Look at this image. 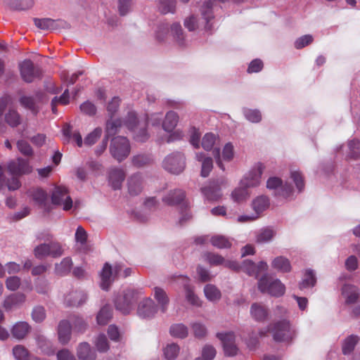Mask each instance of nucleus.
<instances>
[{
  "label": "nucleus",
  "mask_w": 360,
  "mask_h": 360,
  "mask_svg": "<svg viewBox=\"0 0 360 360\" xmlns=\"http://www.w3.org/2000/svg\"><path fill=\"white\" fill-rule=\"evenodd\" d=\"M266 188L275 197L283 198L292 197L295 191L288 182L284 183L281 179L276 176H271L267 179Z\"/></svg>",
  "instance_id": "nucleus-8"
},
{
  "label": "nucleus",
  "mask_w": 360,
  "mask_h": 360,
  "mask_svg": "<svg viewBox=\"0 0 360 360\" xmlns=\"http://www.w3.org/2000/svg\"><path fill=\"white\" fill-rule=\"evenodd\" d=\"M5 120L11 127H15L20 123V115L14 110H10L6 114Z\"/></svg>",
  "instance_id": "nucleus-58"
},
{
  "label": "nucleus",
  "mask_w": 360,
  "mask_h": 360,
  "mask_svg": "<svg viewBox=\"0 0 360 360\" xmlns=\"http://www.w3.org/2000/svg\"><path fill=\"white\" fill-rule=\"evenodd\" d=\"M250 313L251 317L258 322L264 321L269 316L268 309L264 305L257 302L251 305Z\"/></svg>",
  "instance_id": "nucleus-23"
},
{
  "label": "nucleus",
  "mask_w": 360,
  "mask_h": 360,
  "mask_svg": "<svg viewBox=\"0 0 360 360\" xmlns=\"http://www.w3.org/2000/svg\"><path fill=\"white\" fill-rule=\"evenodd\" d=\"M250 195L249 188L239 184L231 193V198L234 202H241L246 200Z\"/></svg>",
  "instance_id": "nucleus-42"
},
{
  "label": "nucleus",
  "mask_w": 360,
  "mask_h": 360,
  "mask_svg": "<svg viewBox=\"0 0 360 360\" xmlns=\"http://www.w3.org/2000/svg\"><path fill=\"white\" fill-rule=\"evenodd\" d=\"M341 293L345 300V303L347 304L356 302L359 295L358 288L356 286L349 284H345L342 286Z\"/></svg>",
  "instance_id": "nucleus-26"
},
{
  "label": "nucleus",
  "mask_w": 360,
  "mask_h": 360,
  "mask_svg": "<svg viewBox=\"0 0 360 360\" xmlns=\"http://www.w3.org/2000/svg\"><path fill=\"white\" fill-rule=\"evenodd\" d=\"M269 266L264 261H260L257 264H255L250 259H245L240 266V269L243 271L250 276H254L256 278H258L262 272H266Z\"/></svg>",
  "instance_id": "nucleus-15"
},
{
  "label": "nucleus",
  "mask_w": 360,
  "mask_h": 360,
  "mask_svg": "<svg viewBox=\"0 0 360 360\" xmlns=\"http://www.w3.org/2000/svg\"><path fill=\"white\" fill-rule=\"evenodd\" d=\"M213 155L214 157L217 165L222 170L225 171L226 168L222 162V160L226 162H231L233 160L235 155L234 152V146L231 143H226L223 149L221 156L220 155V150L218 148H216L212 151Z\"/></svg>",
  "instance_id": "nucleus-13"
},
{
  "label": "nucleus",
  "mask_w": 360,
  "mask_h": 360,
  "mask_svg": "<svg viewBox=\"0 0 360 360\" xmlns=\"http://www.w3.org/2000/svg\"><path fill=\"white\" fill-rule=\"evenodd\" d=\"M265 169L263 163L258 162L255 163L240 181V185L248 188L258 187L262 182V176Z\"/></svg>",
  "instance_id": "nucleus-6"
},
{
  "label": "nucleus",
  "mask_w": 360,
  "mask_h": 360,
  "mask_svg": "<svg viewBox=\"0 0 360 360\" xmlns=\"http://www.w3.org/2000/svg\"><path fill=\"white\" fill-rule=\"evenodd\" d=\"M217 136L212 133H207L202 139V146L205 150H211L215 143Z\"/></svg>",
  "instance_id": "nucleus-60"
},
{
  "label": "nucleus",
  "mask_w": 360,
  "mask_h": 360,
  "mask_svg": "<svg viewBox=\"0 0 360 360\" xmlns=\"http://www.w3.org/2000/svg\"><path fill=\"white\" fill-rule=\"evenodd\" d=\"M30 196L34 202L45 212H50L52 206L50 202L49 194L42 188H35L31 191Z\"/></svg>",
  "instance_id": "nucleus-16"
},
{
  "label": "nucleus",
  "mask_w": 360,
  "mask_h": 360,
  "mask_svg": "<svg viewBox=\"0 0 360 360\" xmlns=\"http://www.w3.org/2000/svg\"><path fill=\"white\" fill-rule=\"evenodd\" d=\"M131 146L127 138L118 136L114 137L110 142V153L113 158L121 162L129 155Z\"/></svg>",
  "instance_id": "nucleus-5"
},
{
  "label": "nucleus",
  "mask_w": 360,
  "mask_h": 360,
  "mask_svg": "<svg viewBox=\"0 0 360 360\" xmlns=\"http://www.w3.org/2000/svg\"><path fill=\"white\" fill-rule=\"evenodd\" d=\"M176 0H160L159 10L162 14L172 13L176 11Z\"/></svg>",
  "instance_id": "nucleus-48"
},
{
  "label": "nucleus",
  "mask_w": 360,
  "mask_h": 360,
  "mask_svg": "<svg viewBox=\"0 0 360 360\" xmlns=\"http://www.w3.org/2000/svg\"><path fill=\"white\" fill-rule=\"evenodd\" d=\"M180 348L176 343H170L167 345L164 349V355L167 360H174L179 353Z\"/></svg>",
  "instance_id": "nucleus-52"
},
{
  "label": "nucleus",
  "mask_w": 360,
  "mask_h": 360,
  "mask_svg": "<svg viewBox=\"0 0 360 360\" xmlns=\"http://www.w3.org/2000/svg\"><path fill=\"white\" fill-rule=\"evenodd\" d=\"M182 278L184 281V286L186 300L188 302L193 306H200L201 302L199 297L195 294L193 287L188 284L189 278L186 276H182Z\"/></svg>",
  "instance_id": "nucleus-35"
},
{
  "label": "nucleus",
  "mask_w": 360,
  "mask_h": 360,
  "mask_svg": "<svg viewBox=\"0 0 360 360\" xmlns=\"http://www.w3.org/2000/svg\"><path fill=\"white\" fill-rule=\"evenodd\" d=\"M195 158L198 161L201 162V176L207 177L213 168V160L212 158L207 157L203 153H197Z\"/></svg>",
  "instance_id": "nucleus-33"
},
{
  "label": "nucleus",
  "mask_w": 360,
  "mask_h": 360,
  "mask_svg": "<svg viewBox=\"0 0 360 360\" xmlns=\"http://www.w3.org/2000/svg\"><path fill=\"white\" fill-rule=\"evenodd\" d=\"M271 268L279 273H289L292 270L290 261L285 257L280 255L275 257L271 262Z\"/></svg>",
  "instance_id": "nucleus-21"
},
{
  "label": "nucleus",
  "mask_w": 360,
  "mask_h": 360,
  "mask_svg": "<svg viewBox=\"0 0 360 360\" xmlns=\"http://www.w3.org/2000/svg\"><path fill=\"white\" fill-rule=\"evenodd\" d=\"M112 316V310L110 305H104L98 311L96 316V321L98 325H106Z\"/></svg>",
  "instance_id": "nucleus-40"
},
{
  "label": "nucleus",
  "mask_w": 360,
  "mask_h": 360,
  "mask_svg": "<svg viewBox=\"0 0 360 360\" xmlns=\"http://www.w3.org/2000/svg\"><path fill=\"white\" fill-rule=\"evenodd\" d=\"M164 169L174 174L181 173L186 167L185 157L179 152L168 155L162 162Z\"/></svg>",
  "instance_id": "nucleus-10"
},
{
  "label": "nucleus",
  "mask_w": 360,
  "mask_h": 360,
  "mask_svg": "<svg viewBox=\"0 0 360 360\" xmlns=\"http://www.w3.org/2000/svg\"><path fill=\"white\" fill-rule=\"evenodd\" d=\"M205 297L210 302H217L220 300L221 294L220 290L212 284H207L204 287Z\"/></svg>",
  "instance_id": "nucleus-44"
},
{
  "label": "nucleus",
  "mask_w": 360,
  "mask_h": 360,
  "mask_svg": "<svg viewBox=\"0 0 360 360\" xmlns=\"http://www.w3.org/2000/svg\"><path fill=\"white\" fill-rule=\"evenodd\" d=\"M34 4L33 0H12L11 7L18 11L27 10Z\"/></svg>",
  "instance_id": "nucleus-63"
},
{
  "label": "nucleus",
  "mask_w": 360,
  "mask_h": 360,
  "mask_svg": "<svg viewBox=\"0 0 360 360\" xmlns=\"http://www.w3.org/2000/svg\"><path fill=\"white\" fill-rule=\"evenodd\" d=\"M102 134V129L101 127L96 128L93 131L89 133L85 138L84 143L85 145L91 146L94 144Z\"/></svg>",
  "instance_id": "nucleus-62"
},
{
  "label": "nucleus",
  "mask_w": 360,
  "mask_h": 360,
  "mask_svg": "<svg viewBox=\"0 0 360 360\" xmlns=\"http://www.w3.org/2000/svg\"><path fill=\"white\" fill-rule=\"evenodd\" d=\"M143 294V289L129 288L116 297L115 305L117 310L123 314H129L134 309V304L141 295Z\"/></svg>",
  "instance_id": "nucleus-2"
},
{
  "label": "nucleus",
  "mask_w": 360,
  "mask_h": 360,
  "mask_svg": "<svg viewBox=\"0 0 360 360\" xmlns=\"http://www.w3.org/2000/svg\"><path fill=\"white\" fill-rule=\"evenodd\" d=\"M276 236V231L271 227H264L260 229L256 236V242L258 243H267L271 242Z\"/></svg>",
  "instance_id": "nucleus-39"
},
{
  "label": "nucleus",
  "mask_w": 360,
  "mask_h": 360,
  "mask_svg": "<svg viewBox=\"0 0 360 360\" xmlns=\"http://www.w3.org/2000/svg\"><path fill=\"white\" fill-rule=\"evenodd\" d=\"M290 179L296 186L297 193H301L304 188V181L302 173L299 170L292 169L290 171Z\"/></svg>",
  "instance_id": "nucleus-50"
},
{
  "label": "nucleus",
  "mask_w": 360,
  "mask_h": 360,
  "mask_svg": "<svg viewBox=\"0 0 360 360\" xmlns=\"http://www.w3.org/2000/svg\"><path fill=\"white\" fill-rule=\"evenodd\" d=\"M122 122L120 119L113 120L112 117L106 122L105 136L109 139L110 136H114L120 128Z\"/></svg>",
  "instance_id": "nucleus-46"
},
{
  "label": "nucleus",
  "mask_w": 360,
  "mask_h": 360,
  "mask_svg": "<svg viewBox=\"0 0 360 360\" xmlns=\"http://www.w3.org/2000/svg\"><path fill=\"white\" fill-rule=\"evenodd\" d=\"M215 0H208L203 3L201 7V15L205 21V28L210 31L213 27L214 12L213 5Z\"/></svg>",
  "instance_id": "nucleus-18"
},
{
  "label": "nucleus",
  "mask_w": 360,
  "mask_h": 360,
  "mask_svg": "<svg viewBox=\"0 0 360 360\" xmlns=\"http://www.w3.org/2000/svg\"><path fill=\"white\" fill-rule=\"evenodd\" d=\"M272 333L274 339L277 342H289L295 337V331L286 319L275 323Z\"/></svg>",
  "instance_id": "nucleus-12"
},
{
  "label": "nucleus",
  "mask_w": 360,
  "mask_h": 360,
  "mask_svg": "<svg viewBox=\"0 0 360 360\" xmlns=\"http://www.w3.org/2000/svg\"><path fill=\"white\" fill-rule=\"evenodd\" d=\"M70 296L78 297V300H72L69 297H65V302L68 306H80L87 300V295L83 291H72Z\"/></svg>",
  "instance_id": "nucleus-41"
},
{
  "label": "nucleus",
  "mask_w": 360,
  "mask_h": 360,
  "mask_svg": "<svg viewBox=\"0 0 360 360\" xmlns=\"http://www.w3.org/2000/svg\"><path fill=\"white\" fill-rule=\"evenodd\" d=\"M153 296L158 302L157 305L158 307L159 306L160 311L162 313H165L169 303V298L166 291L162 288L155 287L153 289Z\"/></svg>",
  "instance_id": "nucleus-24"
},
{
  "label": "nucleus",
  "mask_w": 360,
  "mask_h": 360,
  "mask_svg": "<svg viewBox=\"0 0 360 360\" xmlns=\"http://www.w3.org/2000/svg\"><path fill=\"white\" fill-rule=\"evenodd\" d=\"M19 70L22 79L27 83L33 82L42 77V72L39 67L34 65L30 59H25L19 63Z\"/></svg>",
  "instance_id": "nucleus-11"
},
{
  "label": "nucleus",
  "mask_w": 360,
  "mask_h": 360,
  "mask_svg": "<svg viewBox=\"0 0 360 360\" xmlns=\"http://www.w3.org/2000/svg\"><path fill=\"white\" fill-rule=\"evenodd\" d=\"M179 121V117L178 113L173 110H169L166 113L165 119L162 120V127L164 131L170 133L176 128Z\"/></svg>",
  "instance_id": "nucleus-25"
},
{
  "label": "nucleus",
  "mask_w": 360,
  "mask_h": 360,
  "mask_svg": "<svg viewBox=\"0 0 360 360\" xmlns=\"http://www.w3.org/2000/svg\"><path fill=\"white\" fill-rule=\"evenodd\" d=\"M152 161V158L148 154H138L134 155L131 162L136 167H141L148 165Z\"/></svg>",
  "instance_id": "nucleus-53"
},
{
  "label": "nucleus",
  "mask_w": 360,
  "mask_h": 360,
  "mask_svg": "<svg viewBox=\"0 0 360 360\" xmlns=\"http://www.w3.org/2000/svg\"><path fill=\"white\" fill-rule=\"evenodd\" d=\"M358 341L359 338L356 335H352L347 337L342 343V353L345 355L350 354L354 349Z\"/></svg>",
  "instance_id": "nucleus-45"
},
{
  "label": "nucleus",
  "mask_w": 360,
  "mask_h": 360,
  "mask_svg": "<svg viewBox=\"0 0 360 360\" xmlns=\"http://www.w3.org/2000/svg\"><path fill=\"white\" fill-rule=\"evenodd\" d=\"M169 332L172 336L183 339L187 337L188 329L183 323H176L170 327Z\"/></svg>",
  "instance_id": "nucleus-47"
},
{
  "label": "nucleus",
  "mask_w": 360,
  "mask_h": 360,
  "mask_svg": "<svg viewBox=\"0 0 360 360\" xmlns=\"http://www.w3.org/2000/svg\"><path fill=\"white\" fill-rule=\"evenodd\" d=\"M50 194L51 206H63V209L65 211L72 208V200L65 186H56L51 190Z\"/></svg>",
  "instance_id": "nucleus-9"
},
{
  "label": "nucleus",
  "mask_w": 360,
  "mask_h": 360,
  "mask_svg": "<svg viewBox=\"0 0 360 360\" xmlns=\"http://www.w3.org/2000/svg\"><path fill=\"white\" fill-rule=\"evenodd\" d=\"M13 354L17 360H28V352L22 345H17L13 349Z\"/></svg>",
  "instance_id": "nucleus-64"
},
{
  "label": "nucleus",
  "mask_w": 360,
  "mask_h": 360,
  "mask_svg": "<svg viewBox=\"0 0 360 360\" xmlns=\"http://www.w3.org/2000/svg\"><path fill=\"white\" fill-rule=\"evenodd\" d=\"M259 290L274 297H281L285 292V286L278 278H273L268 274H264L257 282Z\"/></svg>",
  "instance_id": "nucleus-4"
},
{
  "label": "nucleus",
  "mask_w": 360,
  "mask_h": 360,
  "mask_svg": "<svg viewBox=\"0 0 360 360\" xmlns=\"http://www.w3.org/2000/svg\"><path fill=\"white\" fill-rule=\"evenodd\" d=\"M201 192L205 198L210 201L217 200L221 196L219 186H216L214 182H210L209 185L201 188Z\"/></svg>",
  "instance_id": "nucleus-29"
},
{
  "label": "nucleus",
  "mask_w": 360,
  "mask_h": 360,
  "mask_svg": "<svg viewBox=\"0 0 360 360\" xmlns=\"http://www.w3.org/2000/svg\"><path fill=\"white\" fill-rule=\"evenodd\" d=\"M25 299V297L22 293L13 294L5 300L4 306L6 309H11L13 306L23 302Z\"/></svg>",
  "instance_id": "nucleus-51"
},
{
  "label": "nucleus",
  "mask_w": 360,
  "mask_h": 360,
  "mask_svg": "<svg viewBox=\"0 0 360 360\" xmlns=\"http://www.w3.org/2000/svg\"><path fill=\"white\" fill-rule=\"evenodd\" d=\"M158 310V305L150 297L141 300L137 307V315L143 319H150L153 318Z\"/></svg>",
  "instance_id": "nucleus-14"
},
{
  "label": "nucleus",
  "mask_w": 360,
  "mask_h": 360,
  "mask_svg": "<svg viewBox=\"0 0 360 360\" xmlns=\"http://www.w3.org/2000/svg\"><path fill=\"white\" fill-rule=\"evenodd\" d=\"M216 354V349L212 345H205L202 349L201 357H198L195 360H213Z\"/></svg>",
  "instance_id": "nucleus-54"
},
{
  "label": "nucleus",
  "mask_w": 360,
  "mask_h": 360,
  "mask_svg": "<svg viewBox=\"0 0 360 360\" xmlns=\"http://www.w3.org/2000/svg\"><path fill=\"white\" fill-rule=\"evenodd\" d=\"M36 27L44 30H56L63 26V21L61 20H53L51 18H35L34 20Z\"/></svg>",
  "instance_id": "nucleus-22"
},
{
  "label": "nucleus",
  "mask_w": 360,
  "mask_h": 360,
  "mask_svg": "<svg viewBox=\"0 0 360 360\" xmlns=\"http://www.w3.org/2000/svg\"><path fill=\"white\" fill-rule=\"evenodd\" d=\"M243 115L246 120L253 124H258L262 120V113L257 108H243Z\"/></svg>",
  "instance_id": "nucleus-38"
},
{
  "label": "nucleus",
  "mask_w": 360,
  "mask_h": 360,
  "mask_svg": "<svg viewBox=\"0 0 360 360\" xmlns=\"http://www.w3.org/2000/svg\"><path fill=\"white\" fill-rule=\"evenodd\" d=\"M19 101L24 108L30 110L34 114L37 112L35 100L33 97L23 96L20 97Z\"/></svg>",
  "instance_id": "nucleus-59"
},
{
  "label": "nucleus",
  "mask_w": 360,
  "mask_h": 360,
  "mask_svg": "<svg viewBox=\"0 0 360 360\" xmlns=\"http://www.w3.org/2000/svg\"><path fill=\"white\" fill-rule=\"evenodd\" d=\"M87 232L82 226H79L75 233V240L77 244H79L81 247L86 245L87 242Z\"/></svg>",
  "instance_id": "nucleus-57"
},
{
  "label": "nucleus",
  "mask_w": 360,
  "mask_h": 360,
  "mask_svg": "<svg viewBox=\"0 0 360 360\" xmlns=\"http://www.w3.org/2000/svg\"><path fill=\"white\" fill-rule=\"evenodd\" d=\"M269 198L264 195L257 196L252 202V208L258 217L263 212L269 208Z\"/></svg>",
  "instance_id": "nucleus-31"
},
{
  "label": "nucleus",
  "mask_w": 360,
  "mask_h": 360,
  "mask_svg": "<svg viewBox=\"0 0 360 360\" xmlns=\"http://www.w3.org/2000/svg\"><path fill=\"white\" fill-rule=\"evenodd\" d=\"M143 176L141 173L131 175L128 179V191L131 195H137L143 189Z\"/></svg>",
  "instance_id": "nucleus-20"
},
{
  "label": "nucleus",
  "mask_w": 360,
  "mask_h": 360,
  "mask_svg": "<svg viewBox=\"0 0 360 360\" xmlns=\"http://www.w3.org/2000/svg\"><path fill=\"white\" fill-rule=\"evenodd\" d=\"M58 340L65 345L68 342L71 335V325L67 320H62L58 328Z\"/></svg>",
  "instance_id": "nucleus-34"
},
{
  "label": "nucleus",
  "mask_w": 360,
  "mask_h": 360,
  "mask_svg": "<svg viewBox=\"0 0 360 360\" xmlns=\"http://www.w3.org/2000/svg\"><path fill=\"white\" fill-rule=\"evenodd\" d=\"M217 337L221 341L224 353L227 356H234L238 348L235 345V335L233 333H218Z\"/></svg>",
  "instance_id": "nucleus-17"
},
{
  "label": "nucleus",
  "mask_w": 360,
  "mask_h": 360,
  "mask_svg": "<svg viewBox=\"0 0 360 360\" xmlns=\"http://www.w3.org/2000/svg\"><path fill=\"white\" fill-rule=\"evenodd\" d=\"M170 32L174 41L179 46H183L186 44V34L179 22H174L171 25Z\"/></svg>",
  "instance_id": "nucleus-36"
},
{
  "label": "nucleus",
  "mask_w": 360,
  "mask_h": 360,
  "mask_svg": "<svg viewBox=\"0 0 360 360\" xmlns=\"http://www.w3.org/2000/svg\"><path fill=\"white\" fill-rule=\"evenodd\" d=\"M314 41V37L311 34H304L298 37L294 41V47L296 49H302L311 44Z\"/></svg>",
  "instance_id": "nucleus-56"
},
{
  "label": "nucleus",
  "mask_w": 360,
  "mask_h": 360,
  "mask_svg": "<svg viewBox=\"0 0 360 360\" xmlns=\"http://www.w3.org/2000/svg\"><path fill=\"white\" fill-rule=\"evenodd\" d=\"M162 202L167 205H179L181 208L179 223L181 225L192 217L191 213L187 210L188 203L186 200V193L181 188L169 190L162 198Z\"/></svg>",
  "instance_id": "nucleus-1"
},
{
  "label": "nucleus",
  "mask_w": 360,
  "mask_h": 360,
  "mask_svg": "<svg viewBox=\"0 0 360 360\" xmlns=\"http://www.w3.org/2000/svg\"><path fill=\"white\" fill-rule=\"evenodd\" d=\"M316 283L315 273L311 269H307L304 271L303 278L299 283V288L301 290L313 288Z\"/></svg>",
  "instance_id": "nucleus-37"
},
{
  "label": "nucleus",
  "mask_w": 360,
  "mask_h": 360,
  "mask_svg": "<svg viewBox=\"0 0 360 360\" xmlns=\"http://www.w3.org/2000/svg\"><path fill=\"white\" fill-rule=\"evenodd\" d=\"M346 159L347 160L360 159V140L358 139L353 138L347 141Z\"/></svg>",
  "instance_id": "nucleus-30"
},
{
  "label": "nucleus",
  "mask_w": 360,
  "mask_h": 360,
  "mask_svg": "<svg viewBox=\"0 0 360 360\" xmlns=\"http://www.w3.org/2000/svg\"><path fill=\"white\" fill-rule=\"evenodd\" d=\"M63 133L65 137L68 139L72 138L79 147H82L83 144L82 138L78 131L72 132L71 127L68 126L63 129Z\"/></svg>",
  "instance_id": "nucleus-55"
},
{
  "label": "nucleus",
  "mask_w": 360,
  "mask_h": 360,
  "mask_svg": "<svg viewBox=\"0 0 360 360\" xmlns=\"http://www.w3.org/2000/svg\"><path fill=\"white\" fill-rule=\"evenodd\" d=\"M77 357L81 360H96V353L86 342H81L77 349Z\"/></svg>",
  "instance_id": "nucleus-27"
},
{
  "label": "nucleus",
  "mask_w": 360,
  "mask_h": 360,
  "mask_svg": "<svg viewBox=\"0 0 360 360\" xmlns=\"http://www.w3.org/2000/svg\"><path fill=\"white\" fill-rule=\"evenodd\" d=\"M124 124L132 133L134 139L137 142H145L149 138L147 130V123L145 120L137 118L134 111L128 112L124 120Z\"/></svg>",
  "instance_id": "nucleus-3"
},
{
  "label": "nucleus",
  "mask_w": 360,
  "mask_h": 360,
  "mask_svg": "<svg viewBox=\"0 0 360 360\" xmlns=\"http://www.w3.org/2000/svg\"><path fill=\"white\" fill-rule=\"evenodd\" d=\"M34 254L39 259H42L47 257L58 258L64 254V249L60 243L51 241L36 246L34 249Z\"/></svg>",
  "instance_id": "nucleus-7"
},
{
  "label": "nucleus",
  "mask_w": 360,
  "mask_h": 360,
  "mask_svg": "<svg viewBox=\"0 0 360 360\" xmlns=\"http://www.w3.org/2000/svg\"><path fill=\"white\" fill-rule=\"evenodd\" d=\"M95 345L99 352H106L109 349L108 341L104 334H100L96 338Z\"/></svg>",
  "instance_id": "nucleus-61"
},
{
  "label": "nucleus",
  "mask_w": 360,
  "mask_h": 360,
  "mask_svg": "<svg viewBox=\"0 0 360 360\" xmlns=\"http://www.w3.org/2000/svg\"><path fill=\"white\" fill-rule=\"evenodd\" d=\"M124 179L125 172L122 169L112 168L110 171L109 183L113 189H120Z\"/></svg>",
  "instance_id": "nucleus-28"
},
{
  "label": "nucleus",
  "mask_w": 360,
  "mask_h": 360,
  "mask_svg": "<svg viewBox=\"0 0 360 360\" xmlns=\"http://www.w3.org/2000/svg\"><path fill=\"white\" fill-rule=\"evenodd\" d=\"M73 262L70 257L63 258L60 262L55 264L54 273L59 276L68 275L72 268Z\"/></svg>",
  "instance_id": "nucleus-32"
},
{
  "label": "nucleus",
  "mask_w": 360,
  "mask_h": 360,
  "mask_svg": "<svg viewBox=\"0 0 360 360\" xmlns=\"http://www.w3.org/2000/svg\"><path fill=\"white\" fill-rule=\"evenodd\" d=\"M211 244L219 249L229 248L231 246V243L229 240L221 235H216L210 238Z\"/></svg>",
  "instance_id": "nucleus-49"
},
{
  "label": "nucleus",
  "mask_w": 360,
  "mask_h": 360,
  "mask_svg": "<svg viewBox=\"0 0 360 360\" xmlns=\"http://www.w3.org/2000/svg\"><path fill=\"white\" fill-rule=\"evenodd\" d=\"M101 288L104 290H108L115 278H117L114 273L113 267L108 263H105L100 274Z\"/></svg>",
  "instance_id": "nucleus-19"
},
{
  "label": "nucleus",
  "mask_w": 360,
  "mask_h": 360,
  "mask_svg": "<svg viewBox=\"0 0 360 360\" xmlns=\"http://www.w3.org/2000/svg\"><path fill=\"white\" fill-rule=\"evenodd\" d=\"M30 326L27 322L20 321L16 323L12 328V334L17 339H22L28 333Z\"/></svg>",
  "instance_id": "nucleus-43"
}]
</instances>
